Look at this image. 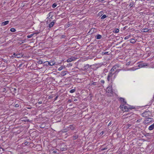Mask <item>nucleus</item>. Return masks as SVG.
<instances>
[{
	"label": "nucleus",
	"mask_w": 154,
	"mask_h": 154,
	"mask_svg": "<svg viewBox=\"0 0 154 154\" xmlns=\"http://www.w3.org/2000/svg\"><path fill=\"white\" fill-rule=\"evenodd\" d=\"M136 40L134 38L131 39L130 40V42L132 43H134L135 42Z\"/></svg>",
	"instance_id": "11"
},
{
	"label": "nucleus",
	"mask_w": 154,
	"mask_h": 154,
	"mask_svg": "<svg viewBox=\"0 0 154 154\" xmlns=\"http://www.w3.org/2000/svg\"><path fill=\"white\" fill-rule=\"evenodd\" d=\"M151 121V119L150 118H147L146 119L145 121V123H147L149 122H150Z\"/></svg>",
	"instance_id": "6"
},
{
	"label": "nucleus",
	"mask_w": 154,
	"mask_h": 154,
	"mask_svg": "<svg viewBox=\"0 0 154 154\" xmlns=\"http://www.w3.org/2000/svg\"><path fill=\"white\" fill-rule=\"evenodd\" d=\"M57 97H56V98H55V100H56V99H57Z\"/></svg>",
	"instance_id": "39"
},
{
	"label": "nucleus",
	"mask_w": 154,
	"mask_h": 154,
	"mask_svg": "<svg viewBox=\"0 0 154 154\" xmlns=\"http://www.w3.org/2000/svg\"><path fill=\"white\" fill-rule=\"evenodd\" d=\"M119 32V30L118 29H114V32L115 33H118Z\"/></svg>",
	"instance_id": "17"
},
{
	"label": "nucleus",
	"mask_w": 154,
	"mask_h": 154,
	"mask_svg": "<svg viewBox=\"0 0 154 154\" xmlns=\"http://www.w3.org/2000/svg\"><path fill=\"white\" fill-rule=\"evenodd\" d=\"M140 120H138L137 121V122H140Z\"/></svg>",
	"instance_id": "30"
},
{
	"label": "nucleus",
	"mask_w": 154,
	"mask_h": 154,
	"mask_svg": "<svg viewBox=\"0 0 154 154\" xmlns=\"http://www.w3.org/2000/svg\"><path fill=\"white\" fill-rule=\"evenodd\" d=\"M120 100L122 102H123L124 103H126V102L125 101V99L124 98H120Z\"/></svg>",
	"instance_id": "12"
},
{
	"label": "nucleus",
	"mask_w": 154,
	"mask_h": 154,
	"mask_svg": "<svg viewBox=\"0 0 154 154\" xmlns=\"http://www.w3.org/2000/svg\"><path fill=\"white\" fill-rule=\"evenodd\" d=\"M9 23V21L8 20H7L5 21H4L2 23V26H5L7 24H8Z\"/></svg>",
	"instance_id": "7"
},
{
	"label": "nucleus",
	"mask_w": 154,
	"mask_h": 154,
	"mask_svg": "<svg viewBox=\"0 0 154 154\" xmlns=\"http://www.w3.org/2000/svg\"><path fill=\"white\" fill-rule=\"evenodd\" d=\"M128 127H130V126H131V125H128Z\"/></svg>",
	"instance_id": "40"
},
{
	"label": "nucleus",
	"mask_w": 154,
	"mask_h": 154,
	"mask_svg": "<svg viewBox=\"0 0 154 154\" xmlns=\"http://www.w3.org/2000/svg\"><path fill=\"white\" fill-rule=\"evenodd\" d=\"M74 60V58L73 57H71L68 59L67 60V62L69 63L71 62Z\"/></svg>",
	"instance_id": "5"
},
{
	"label": "nucleus",
	"mask_w": 154,
	"mask_h": 154,
	"mask_svg": "<svg viewBox=\"0 0 154 154\" xmlns=\"http://www.w3.org/2000/svg\"><path fill=\"white\" fill-rule=\"evenodd\" d=\"M106 15L104 14L101 17V19H103L105 18H106Z\"/></svg>",
	"instance_id": "22"
},
{
	"label": "nucleus",
	"mask_w": 154,
	"mask_h": 154,
	"mask_svg": "<svg viewBox=\"0 0 154 154\" xmlns=\"http://www.w3.org/2000/svg\"><path fill=\"white\" fill-rule=\"evenodd\" d=\"M117 67V65L115 66L110 70L107 77V80L108 81L112 82L115 79L117 75V73L116 71L114 70Z\"/></svg>",
	"instance_id": "1"
},
{
	"label": "nucleus",
	"mask_w": 154,
	"mask_h": 154,
	"mask_svg": "<svg viewBox=\"0 0 154 154\" xmlns=\"http://www.w3.org/2000/svg\"><path fill=\"white\" fill-rule=\"evenodd\" d=\"M64 67V66H60V67L59 68H58V70L59 71H60V70H62Z\"/></svg>",
	"instance_id": "21"
},
{
	"label": "nucleus",
	"mask_w": 154,
	"mask_h": 154,
	"mask_svg": "<svg viewBox=\"0 0 154 154\" xmlns=\"http://www.w3.org/2000/svg\"><path fill=\"white\" fill-rule=\"evenodd\" d=\"M120 108L124 112H128L129 111V109H131L132 108L131 107L130 108L129 106L128 107L126 106L125 104H121V105Z\"/></svg>",
	"instance_id": "3"
},
{
	"label": "nucleus",
	"mask_w": 154,
	"mask_h": 154,
	"mask_svg": "<svg viewBox=\"0 0 154 154\" xmlns=\"http://www.w3.org/2000/svg\"><path fill=\"white\" fill-rule=\"evenodd\" d=\"M39 63H40V64H41L42 63V61H39Z\"/></svg>",
	"instance_id": "33"
},
{
	"label": "nucleus",
	"mask_w": 154,
	"mask_h": 154,
	"mask_svg": "<svg viewBox=\"0 0 154 154\" xmlns=\"http://www.w3.org/2000/svg\"><path fill=\"white\" fill-rule=\"evenodd\" d=\"M10 31L11 32H15V31H16V29L15 28H12L10 29Z\"/></svg>",
	"instance_id": "18"
},
{
	"label": "nucleus",
	"mask_w": 154,
	"mask_h": 154,
	"mask_svg": "<svg viewBox=\"0 0 154 154\" xmlns=\"http://www.w3.org/2000/svg\"><path fill=\"white\" fill-rule=\"evenodd\" d=\"M33 35V34H31L30 35H28L27 36L28 38H30L32 37V36Z\"/></svg>",
	"instance_id": "25"
},
{
	"label": "nucleus",
	"mask_w": 154,
	"mask_h": 154,
	"mask_svg": "<svg viewBox=\"0 0 154 154\" xmlns=\"http://www.w3.org/2000/svg\"><path fill=\"white\" fill-rule=\"evenodd\" d=\"M74 101H77V99H75H75H74Z\"/></svg>",
	"instance_id": "34"
},
{
	"label": "nucleus",
	"mask_w": 154,
	"mask_h": 154,
	"mask_svg": "<svg viewBox=\"0 0 154 154\" xmlns=\"http://www.w3.org/2000/svg\"><path fill=\"white\" fill-rule=\"evenodd\" d=\"M137 69H138L137 68H131V70H132L133 71H135V70Z\"/></svg>",
	"instance_id": "26"
},
{
	"label": "nucleus",
	"mask_w": 154,
	"mask_h": 154,
	"mask_svg": "<svg viewBox=\"0 0 154 154\" xmlns=\"http://www.w3.org/2000/svg\"><path fill=\"white\" fill-rule=\"evenodd\" d=\"M130 37V35H128L125 37L124 38V39L125 40H127V39H129Z\"/></svg>",
	"instance_id": "19"
},
{
	"label": "nucleus",
	"mask_w": 154,
	"mask_h": 154,
	"mask_svg": "<svg viewBox=\"0 0 154 154\" xmlns=\"http://www.w3.org/2000/svg\"><path fill=\"white\" fill-rule=\"evenodd\" d=\"M101 36L100 35H97L96 36L97 39H100L101 38Z\"/></svg>",
	"instance_id": "14"
},
{
	"label": "nucleus",
	"mask_w": 154,
	"mask_h": 154,
	"mask_svg": "<svg viewBox=\"0 0 154 154\" xmlns=\"http://www.w3.org/2000/svg\"><path fill=\"white\" fill-rule=\"evenodd\" d=\"M75 89H72L71 90H70L69 91V92L71 93H73L75 91Z\"/></svg>",
	"instance_id": "20"
},
{
	"label": "nucleus",
	"mask_w": 154,
	"mask_h": 154,
	"mask_svg": "<svg viewBox=\"0 0 154 154\" xmlns=\"http://www.w3.org/2000/svg\"><path fill=\"white\" fill-rule=\"evenodd\" d=\"M42 103V102L41 101H39L38 102V103L40 104H41Z\"/></svg>",
	"instance_id": "28"
},
{
	"label": "nucleus",
	"mask_w": 154,
	"mask_h": 154,
	"mask_svg": "<svg viewBox=\"0 0 154 154\" xmlns=\"http://www.w3.org/2000/svg\"><path fill=\"white\" fill-rule=\"evenodd\" d=\"M106 93L108 96H111L113 95V92L112 90V88L111 86H109L107 88Z\"/></svg>",
	"instance_id": "2"
},
{
	"label": "nucleus",
	"mask_w": 154,
	"mask_h": 154,
	"mask_svg": "<svg viewBox=\"0 0 154 154\" xmlns=\"http://www.w3.org/2000/svg\"><path fill=\"white\" fill-rule=\"evenodd\" d=\"M147 66V63H143L140 64L138 66L140 68L143 67L145 66Z\"/></svg>",
	"instance_id": "4"
},
{
	"label": "nucleus",
	"mask_w": 154,
	"mask_h": 154,
	"mask_svg": "<svg viewBox=\"0 0 154 154\" xmlns=\"http://www.w3.org/2000/svg\"><path fill=\"white\" fill-rule=\"evenodd\" d=\"M15 106L16 107H18V105L17 104H16L15 105Z\"/></svg>",
	"instance_id": "35"
},
{
	"label": "nucleus",
	"mask_w": 154,
	"mask_h": 154,
	"mask_svg": "<svg viewBox=\"0 0 154 154\" xmlns=\"http://www.w3.org/2000/svg\"><path fill=\"white\" fill-rule=\"evenodd\" d=\"M89 67V66L88 65H86L84 66V69H82L83 70H85V69H86V68H88Z\"/></svg>",
	"instance_id": "23"
},
{
	"label": "nucleus",
	"mask_w": 154,
	"mask_h": 154,
	"mask_svg": "<svg viewBox=\"0 0 154 154\" xmlns=\"http://www.w3.org/2000/svg\"><path fill=\"white\" fill-rule=\"evenodd\" d=\"M106 149V148H104V149H103L102 150H104Z\"/></svg>",
	"instance_id": "38"
},
{
	"label": "nucleus",
	"mask_w": 154,
	"mask_h": 154,
	"mask_svg": "<svg viewBox=\"0 0 154 154\" xmlns=\"http://www.w3.org/2000/svg\"><path fill=\"white\" fill-rule=\"evenodd\" d=\"M148 31V30L147 29H143L141 30V32H146Z\"/></svg>",
	"instance_id": "15"
},
{
	"label": "nucleus",
	"mask_w": 154,
	"mask_h": 154,
	"mask_svg": "<svg viewBox=\"0 0 154 154\" xmlns=\"http://www.w3.org/2000/svg\"><path fill=\"white\" fill-rule=\"evenodd\" d=\"M54 24V22H52L50 23L49 25V27L50 28H51L52 27Z\"/></svg>",
	"instance_id": "13"
},
{
	"label": "nucleus",
	"mask_w": 154,
	"mask_h": 154,
	"mask_svg": "<svg viewBox=\"0 0 154 154\" xmlns=\"http://www.w3.org/2000/svg\"><path fill=\"white\" fill-rule=\"evenodd\" d=\"M13 55L15 57L17 58L20 57L21 56L20 54H16L15 53H14Z\"/></svg>",
	"instance_id": "9"
},
{
	"label": "nucleus",
	"mask_w": 154,
	"mask_h": 154,
	"mask_svg": "<svg viewBox=\"0 0 154 154\" xmlns=\"http://www.w3.org/2000/svg\"><path fill=\"white\" fill-rule=\"evenodd\" d=\"M112 124L111 122H110L108 124V125H110Z\"/></svg>",
	"instance_id": "32"
},
{
	"label": "nucleus",
	"mask_w": 154,
	"mask_h": 154,
	"mask_svg": "<svg viewBox=\"0 0 154 154\" xmlns=\"http://www.w3.org/2000/svg\"><path fill=\"white\" fill-rule=\"evenodd\" d=\"M99 0V1L100 2V1H104V0Z\"/></svg>",
	"instance_id": "37"
},
{
	"label": "nucleus",
	"mask_w": 154,
	"mask_h": 154,
	"mask_svg": "<svg viewBox=\"0 0 154 154\" xmlns=\"http://www.w3.org/2000/svg\"><path fill=\"white\" fill-rule=\"evenodd\" d=\"M96 82H92L91 83H90V84H89V85H90L91 86H92V85H96Z\"/></svg>",
	"instance_id": "16"
},
{
	"label": "nucleus",
	"mask_w": 154,
	"mask_h": 154,
	"mask_svg": "<svg viewBox=\"0 0 154 154\" xmlns=\"http://www.w3.org/2000/svg\"><path fill=\"white\" fill-rule=\"evenodd\" d=\"M57 6V5L56 3H54L52 5V7L53 8H55Z\"/></svg>",
	"instance_id": "24"
},
{
	"label": "nucleus",
	"mask_w": 154,
	"mask_h": 154,
	"mask_svg": "<svg viewBox=\"0 0 154 154\" xmlns=\"http://www.w3.org/2000/svg\"><path fill=\"white\" fill-rule=\"evenodd\" d=\"M101 83H104V81L103 80H101Z\"/></svg>",
	"instance_id": "27"
},
{
	"label": "nucleus",
	"mask_w": 154,
	"mask_h": 154,
	"mask_svg": "<svg viewBox=\"0 0 154 154\" xmlns=\"http://www.w3.org/2000/svg\"><path fill=\"white\" fill-rule=\"evenodd\" d=\"M154 128V123L152 125H150L149 127V129L150 130H152Z\"/></svg>",
	"instance_id": "8"
},
{
	"label": "nucleus",
	"mask_w": 154,
	"mask_h": 154,
	"mask_svg": "<svg viewBox=\"0 0 154 154\" xmlns=\"http://www.w3.org/2000/svg\"><path fill=\"white\" fill-rule=\"evenodd\" d=\"M28 143V142H25V145H26Z\"/></svg>",
	"instance_id": "36"
},
{
	"label": "nucleus",
	"mask_w": 154,
	"mask_h": 154,
	"mask_svg": "<svg viewBox=\"0 0 154 154\" xmlns=\"http://www.w3.org/2000/svg\"><path fill=\"white\" fill-rule=\"evenodd\" d=\"M48 64H49L51 66H53L55 63L53 61H51L50 62H48Z\"/></svg>",
	"instance_id": "10"
},
{
	"label": "nucleus",
	"mask_w": 154,
	"mask_h": 154,
	"mask_svg": "<svg viewBox=\"0 0 154 154\" xmlns=\"http://www.w3.org/2000/svg\"><path fill=\"white\" fill-rule=\"evenodd\" d=\"M108 53V52H104L103 53V54H107Z\"/></svg>",
	"instance_id": "31"
},
{
	"label": "nucleus",
	"mask_w": 154,
	"mask_h": 154,
	"mask_svg": "<svg viewBox=\"0 0 154 154\" xmlns=\"http://www.w3.org/2000/svg\"><path fill=\"white\" fill-rule=\"evenodd\" d=\"M130 62H128L127 63L126 65H128L130 64Z\"/></svg>",
	"instance_id": "29"
}]
</instances>
